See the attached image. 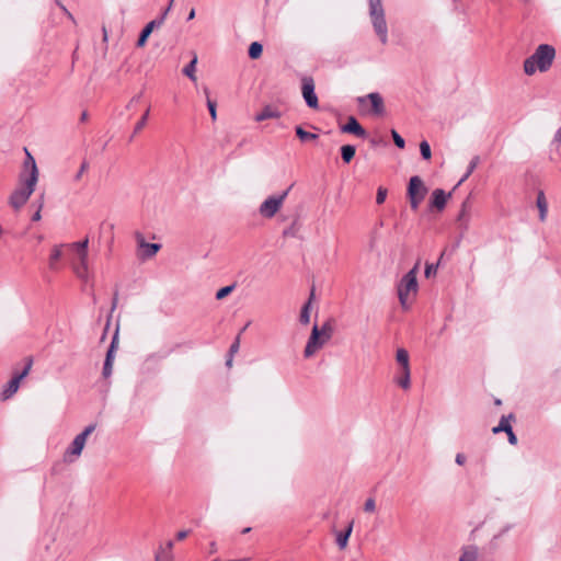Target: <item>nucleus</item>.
Listing matches in <instances>:
<instances>
[{"label": "nucleus", "instance_id": "1", "mask_svg": "<svg viewBox=\"0 0 561 561\" xmlns=\"http://www.w3.org/2000/svg\"><path fill=\"white\" fill-rule=\"evenodd\" d=\"M27 156L30 161L25 162V169L30 168V174L26 178H22V187L15 190L10 196V205L15 209L21 208L27 202L35 190L38 179L36 163L30 153Z\"/></svg>", "mask_w": 561, "mask_h": 561}, {"label": "nucleus", "instance_id": "2", "mask_svg": "<svg viewBox=\"0 0 561 561\" xmlns=\"http://www.w3.org/2000/svg\"><path fill=\"white\" fill-rule=\"evenodd\" d=\"M556 57V50L551 45L541 44L535 53L524 61V71L526 75L531 76L537 70L547 71Z\"/></svg>", "mask_w": 561, "mask_h": 561}, {"label": "nucleus", "instance_id": "3", "mask_svg": "<svg viewBox=\"0 0 561 561\" xmlns=\"http://www.w3.org/2000/svg\"><path fill=\"white\" fill-rule=\"evenodd\" d=\"M332 333L333 328L329 321L321 327L314 324L304 351L305 357L309 358L321 350L331 340Z\"/></svg>", "mask_w": 561, "mask_h": 561}, {"label": "nucleus", "instance_id": "4", "mask_svg": "<svg viewBox=\"0 0 561 561\" xmlns=\"http://www.w3.org/2000/svg\"><path fill=\"white\" fill-rule=\"evenodd\" d=\"M417 271L419 263L414 265L400 280L398 284V297L402 308L408 309L410 307V297L415 296L419 289L417 284Z\"/></svg>", "mask_w": 561, "mask_h": 561}, {"label": "nucleus", "instance_id": "5", "mask_svg": "<svg viewBox=\"0 0 561 561\" xmlns=\"http://www.w3.org/2000/svg\"><path fill=\"white\" fill-rule=\"evenodd\" d=\"M369 16L376 35L380 43H388V26L381 0H369Z\"/></svg>", "mask_w": 561, "mask_h": 561}, {"label": "nucleus", "instance_id": "6", "mask_svg": "<svg viewBox=\"0 0 561 561\" xmlns=\"http://www.w3.org/2000/svg\"><path fill=\"white\" fill-rule=\"evenodd\" d=\"M88 245L89 239L85 238L79 242H72L68 247L76 254V262L73 263V270L78 277L82 279H88L90 271H89V257H88Z\"/></svg>", "mask_w": 561, "mask_h": 561}, {"label": "nucleus", "instance_id": "7", "mask_svg": "<svg viewBox=\"0 0 561 561\" xmlns=\"http://www.w3.org/2000/svg\"><path fill=\"white\" fill-rule=\"evenodd\" d=\"M94 430L95 425H89L73 438L72 443L69 445V447L66 449L64 454L65 462L71 463L81 456L87 439L93 433Z\"/></svg>", "mask_w": 561, "mask_h": 561}, {"label": "nucleus", "instance_id": "8", "mask_svg": "<svg viewBox=\"0 0 561 561\" xmlns=\"http://www.w3.org/2000/svg\"><path fill=\"white\" fill-rule=\"evenodd\" d=\"M291 186L277 195L268 196L259 207V214L266 219L273 218L283 207Z\"/></svg>", "mask_w": 561, "mask_h": 561}, {"label": "nucleus", "instance_id": "9", "mask_svg": "<svg viewBox=\"0 0 561 561\" xmlns=\"http://www.w3.org/2000/svg\"><path fill=\"white\" fill-rule=\"evenodd\" d=\"M427 190L424 186L423 181L419 176H412L408 186V196L410 201L411 208L416 210L424 199Z\"/></svg>", "mask_w": 561, "mask_h": 561}, {"label": "nucleus", "instance_id": "10", "mask_svg": "<svg viewBox=\"0 0 561 561\" xmlns=\"http://www.w3.org/2000/svg\"><path fill=\"white\" fill-rule=\"evenodd\" d=\"M31 366L32 362L30 360L24 369L21 373L14 375L13 378L3 387L1 392L2 400L11 398L19 390L20 383L28 375Z\"/></svg>", "mask_w": 561, "mask_h": 561}, {"label": "nucleus", "instance_id": "11", "mask_svg": "<svg viewBox=\"0 0 561 561\" xmlns=\"http://www.w3.org/2000/svg\"><path fill=\"white\" fill-rule=\"evenodd\" d=\"M301 92L306 104L310 108H318L319 102L318 96L314 92V81L310 77H305L301 80Z\"/></svg>", "mask_w": 561, "mask_h": 561}, {"label": "nucleus", "instance_id": "12", "mask_svg": "<svg viewBox=\"0 0 561 561\" xmlns=\"http://www.w3.org/2000/svg\"><path fill=\"white\" fill-rule=\"evenodd\" d=\"M172 2H173V0H171V2H170V4H169V7L164 10V12L162 13V15H161L159 19H157V20H153V21L149 22V23L144 27V30L141 31L140 36H139V38H138V41H137V46H138V47H142V46L146 44L147 38H148V37H149V35L152 33V31H153V28H154V27H159V26H161V25H162V23H163V21H164L165 16H167V14H168V12H169V11H170V9H171Z\"/></svg>", "mask_w": 561, "mask_h": 561}, {"label": "nucleus", "instance_id": "13", "mask_svg": "<svg viewBox=\"0 0 561 561\" xmlns=\"http://www.w3.org/2000/svg\"><path fill=\"white\" fill-rule=\"evenodd\" d=\"M116 346H117V332L113 336L110 348L106 353V357H105V362H104V366H103V373H102L104 378H108L112 375L113 362H114V351H115Z\"/></svg>", "mask_w": 561, "mask_h": 561}, {"label": "nucleus", "instance_id": "14", "mask_svg": "<svg viewBox=\"0 0 561 561\" xmlns=\"http://www.w3.org/2000/svg\"><path fill=\"white\" fill-rule=\"evenodd\" d=\"M137 242L141 250V257L142 259H149L157 254V252L160 250L161 245L158 243H148L145 241L144 237L141 234L137 236Z\"/></svg>", "mask_w": 561, "mask_h": 561}, {"label": "nucleus", "instance_id": "15", "mask_svg": "<svg viewBox=\"0 0 561 561\" xmlns=\"http://www.w3.org/2000/svg\"><path fill=\"white\" fill-rule=\"evenodd\" d=\"M481 553L480 549L476 545H466L460 549V556L458 561H480Z\"/></svg>", "mask_w": 561, "mask_h": 561}, {"label": "nucleus", "instance_id": "16", "mask_svg": "<svg viewBox=\"0 0 561 561\" xmlns=\"http://www.w3.org/2000/svg\"><path fill=\"white\" fill-rule=\"evenodd\" d=\"M341 130L343 133L353 134L357 137L365 138L366 130L362 127V125L357 122L354 116L348 117L347 123L342 126Z\"/></svg>", "mask_w": 561, "mask_h": 561}, {"label": "nucleus", "instance_id": "17", "mask_svg": "<svg viewBox=\"0 0 561 561\" xmlns=\"http://www.w3.org/2000/svg\"><path fill=\"white\" fill-rule=\"evenodd\" d=\"M366 100L370 102L371 107L376 114H381L383 112V100L379 93L371 92L366 96H359L357 99L358 103L360 104L364 103Z\"/></svg>", "mask_w": 561, "mask_h": 561}, {"label": "nucleus", "instance_id": "18", "mask_svg": "<svg viewBox=\"0 0 561 561\" xmlns=\"http://www.w3.org/2000/svg\"><path fill=\"white\" fill-rule=\"evenodd\" d=\"M353 526L354 520H351L344 530H334L335 542L340 550H344L347 547Z\"/></svg>", "mask_w": 561, "mask_h": 561}, {"label": "nucleus", "instance_id": "19", "mask_svg": "<svg viewBox=\"0 0 561 561\" xmlns=\"http://www.w3.org/2000/svg\"><path fill=\"white\" fill-rule=\"evenodd\" d=\"M282 116V113L278 108L272 105H266L263 107V110L257 113L254 117L256 122H263L265 119L270 118H279Z\"/></svg>", "mask_w": 561, "mask_h": 561}, {"label": "nucleus", "instance_id": "20", "mask_svg": "<svg viewBox=\"0 0 561 561\" xmlns=\"http://www.w3.org/2000/svg\"><path fill=\"white\" fill-rule=\"evenodd\" d=\"M394 382L404 390L411 387V369L400 368L398 375L394 378Z\"/></svg>", "mask_w": 561, "mask_h": 561}, {"label": "nucleus", "instance_id": "21", "mask_svg": "<svg viewBox=\"0 0 561 561\" xmlns=\"http://www.w3.org/2000/svg\"><path fill=\"white\" fill-rule=\"evenodd\" d=\"M449 196L450 194L446 195V193L443 190L436 188L432 193V206L442 210L445 207L447 198Z\"/></svg>", "mask_w": 561, "mask_h": 561}, {"label": "nucleus", "instance_id": "22", "mask_svg": "<svg viewBox=\"0 0 561 561\" xmlns=\"http://www.w3.org/2000/svg\"><path fill=\"white\" fill-rule=\"evenodd\" d=\"M314 299V288L311 289L309 300L302 306L300 311L299 321L301 324H308L310 322V311L312 300Z\"/></svg>", "mask_w": 561, "mask_h": 561}, {"label": "nucleus", "instance_id": "23", "mask_svg": "<svg viewBox=\"0 0 561 561\" xmlns=\"http://www.w3.org/2000/svg\"><path fill=\"white\" fill-rule=\"evenodd\" d=\"M536 204L539 210V219L543 222L547 219L548 214V203L543 192L538 193Z\"/></svg>", "mask_w": 561, "mask_h": 561}, {"label": "nucleus", "instance_id": "24", "mask_svg": "<svg viewBox=\"0 0 561 561\" xmlns=\"http://www.w3.org/2000/svg\"><path fill=\"white\" fill-rule=\"evenodd\" d=\"M62 248H64V245L60 244V245H55L51 249V252H50V255H49V262H48L50 270H57L58 268V261L62 256Z\"/></svg>", "mask_w": 561, "mask_h": 561}, {"label": "nucleus", "instance_id": "25", "mask_svg": "<svg viewBox=\"0 0 561 561\" xmlns=\"http://www.w3.org/2000/svg\"><path fill=\"white\" fill-rule=\"evenodd\" d=\"M396 359L400 365V368H410V357L407 350L398 348L396 353Z\"/></svg>", "mask_w": 561, "mask_h": 561}, {"label": "nucleus", "instance_id": "26", "mask_svg": "<svg viewBox=\"0 0 561 561\" xmlns=\"http://www.w3.org/2000/svg\"><path fill=\"white\" fill-rule=\"evenodd\" d=\"M196 64H197V56L194 55L193 59L190 61L188 65H186L184 68H183V73L188 77L193 82H195L197 80L196 78Z\"/></svg>", "mask_w": 561, "mask_h": 561}, {"label": "nucleus", "instance_id": "27", "mask_svg": "<svg viewBox=\"0 0 561 561\" xmlns=\"http://www.w3.org/2000/svg\"><path fill=\"white\" fill-rule=\"evenodd\" d=\"M355 147L352 146V145H344L342 146L341 148V154H342V159L345 163H348L351 162V160L354 158L355 156Z\"/></svg>", "mask_w": 561, "mask_h": 561}, {"label": "nucleus", "instance_id": "28", "mask_svg": "<svg viewBox=\"0 0 561 561\" xmlns=\"http://www.w3.org/2000/svg\"><path fill=\"white\" fill-rule=\"evenodd\" d=\"M480 162V158L478 156L473 157L468 165V169H467V172L465 173V175L460 179V181L458 182L457 186L461 185L470 175L471 173L476 170V168L478 167Z\"/></svg>", "mask_w": 561, "mask_h": 561}, {"label": "nucleus", "instance_id": "29", "mask_svg": "<svg viewBox=\"0 0 561 561\" xmlns=\"http://www.w3.org/2000/svg\"><path fill=\"white\" fill-rule=\"evenodd\" d=\"M296 135L301 141L314 140L318 138L317 134L306 131L301 126L295 128Z\"/></svg>", "mask_w": 561, "mask_h": 561}, {"label": "nucleus", "instance_id": "30", "mask_svg": "<svg viewBox=\"0 0 561 561\" xmlns=\"http://www.w3.org/2000/svg\"><path fill=\"white\" fill-rule=\"evenodd\" d=\"M263 51V46L259 42H253L249 47V56L252 59H257Z\"/></svg>", "mask_w": 561, "mask_h": 561}, {"label": "nucleus", "instance_id": "31", "mask_svg": "<svg viewBox=\"0 0 561 561\" xmlns=\"http://www.w3.org/2000/svg\"><path fill=\"white\" fill-rule=\"evenodd\" d=\"M172 550H173V542L170 540L164 546L161 545L154 554L173 557Z\"/></svg>", "mask_w": 561, "mask_h": 561}, {"label": "nucleus", "instance_id": "32", "mask_svg": "<svg viewBox=\"0 0 561 561\" xmlns=\"http://www.w3.org/2000/svg\"><path fill=\"white\" fill-rule=\"evenodd\" d=\"M458 221L461 222V226L467 229L469 226V216L467 214V203H463L461 206L460 214L458 216Z\"/></svg>", "mask_w": 561, "mask_h": 561}, {"label": "nucleus", "instance_id": "33", "mask_svg": "<svg viewBox=\"0 0 561 561\" xmlns=\"http://www.w3.org/2000/svg\"><path fill=\"white\" fill-rule=\"evenodd\" d=\"M511 427L512 426H511L508 420L505 416H503L501 419L499 425L493 428V433L496 434V433H500V432H507V431H510Z\"/></svg>", "mask_w": 561, "mask_h": 561}, {"label": "nucleus", "instance_id": "34", "mask_svg": "<svg viewBox=\"0 0 561 561\" xmlns=\"http://www.w3.org/2000/svg\"><path fill=\"white\" fill-rule=\"evenodd\" d=\"M205 93L207 95V107H208L209 114L211 116V119L216 121V118H217V111H216L217 105H216V102L208 98V93L209 92H208L207 89H205Z\"/></svg>", "mask_w": 561, "mask_h": 561}, {"label": "nucleus", "instance_id": "35", "mask_svg": "<svg viewBox=\"0 0 561 561\" xmlns=\"http://www.w3.org/2000/svg\"><path fill=\"white\" fill-rule=\"evenodd\" d=\"M420 151L423 159L428 160L432 157L430 144L426 140H423L420 144Z\"/></svg>", "mask_w": 561, "mask_h": 561}, {"label": "nucleus", "instance_id": "36", "mask_svg": "<svg viewBox=\"0 0 561 561\" xmlns=\"http://www.w3.org/2000/svg\"><path fill=\"white\" fill-rule=\"evenodd\" d=\"M234 289V285H229V286H225L222 288H220L217 293H216V298L218 300L220 299H224L226 296H228L232 290Z\"/></svg>", "mask_w": 561, "mask_h": 561}, {"label": "nucleus", "instance_id": "37", "mask_svg": "<svg viewBox=\"0 0 561 561\" xmlns=\"http://www.w3.org/2000/svg\"><path fill=\"white\" fill-rule=\"evenodd\" d=\"M387 188L382 187V186H379L378 190H377V195H376V203L378 205H381L385 203L386 198H387Z\"/></svg>", "mask_w": 561, "mask_h": 561}, {"label": "nucleus", "instance_id": "38", "mask_svg": "<svg viewBox=\"0 0 561 561\" xmlns=\"http://www.w3.org/2000/svg\"><path fill=\"white\" fill-rule=\"evenodd\" d=\"M148 116H149V108H147V111L145 112V114L142 115L140 121L136 124L135 130H134L135 134L140 131L146 126Z\"/></svg>", "mask_w": 561, "mask_h": 561}, {"label": "nucleus", "instance_id": "39", "mask_svg": "<svg viewBox=\"0 0 561 561\" xmlns=\"http://www.w3.org/2000/svg\"><path fill=\"white\" fill-rule=\"evenodd\" d=\"M89 169V163L87 161H83L80 165V169L78 170V172L75 174L73 176V181L75 182H79L82 178V175L84 174V172H87V170Z\"/></svg>", "mask_w": 561, "mask_h": 561}, {"label": "nucleus", "instance_id": "40", "mask_svg": "<svg viewBox=\"0 0 561 561\" xmlns=\"http://www.w3.org/2000/svg\"><path fill=\"white\" fill-rule=\"evenodd\" d=\"M391 136L393 138L396 146L400 149H403L405 146L404 139L396 130L391 131Z\"/></svg>", "mask_w": 561, "mask_h": 561}, {"label": "nucleus", "instance_id": "41", "mask_svg": "<svg viewBox=\"0 0 561 561\" xmlns=\"http://www.w3.org/2000/svg\"><path fill=\"white\" fill-rule=\"evenodd\" d=\"M437 268H438V263L437 264H433V263L426 264L425 277L430 278L431 276L435 275L437 273Z\"/></svg>", "mask_w": 561, "mask_h": 561}, {"label": "nucleus", "instance_id": "42", "mask_svg": "<svg viewBox=\"0 0 561 561\" xmlns=\"http://www.w3.org/2000/svg\"><path fill=\"white\" fill-rule=\"evenodd\" d=\"M365 512L373 513L376 510V503L374 499H367L364 504Z\"/></svg>", "mask_w": 561, "mask_h": 561}, {"label": "nucleus", "instance_id": "43", "mask_svg": "<svg viewBox=\"0 0 561 561\" xmlns=\"http://www.w3.org/2000/svg\"><path fill=\"white\" fill-rule=\"evenodd\" d=\"M240 347V334L236 337L234 342L231 344L229 353L231 356H233L236 353H238Z\"/></svg>", "mask_w": 561, "mask_h": 561}, {"label": "nucleus", "instance_id": "44", "mask_svg": "<svg viewBox=\"0 0 561 561\" xmlns=\"http://www.w3.org/2000/svg\"><path fill=\"white\" fill-rule=\"evenodd\" d=\"M57 5L60 8V10L68 16L69 20L75 22L73 15L67 10V8L59 1H57Z\"/></svg>", "mask_w": 561, "mask_h": 561}, {"label": "nucleus", "instance_id": "45", "mask_svg": "<svg viewBox=\"0 0 561 561\" xmlns=\"http://www.w3.org/2000/svg\"><path fill=\"white\" fill-rule=\"evenodd\" d=\"M466 460H467L466 456H465L463 454H461V453H458V454L456 455V457H455V461H456V463H457V465H459V466L465 465Z\"/></svg>", "mask_w": 561, "mask_h": 561}, {"label": "nucleus", "instance_id": "46", "mask_svg": "<svg viewBox=\"0 0 561 561\" xmlns=\"http://www.w3.org/2000/svg\"><path fill=\"white\" fill-rule=\"evenodd\" d=\"M154 561H174V557L154 554Z\"/></svg>", "mask_w": 561, "mask_h": 561}, {"label": "nucleus", "instance_id": "47", "mask_svg": "<svg viewBox=\"0 0 561 561\" xmlns=\"http://www.w3.org/2000/svg\"><path fill=\"white\" fill-rule=\"evenodd\" d=\"M506 433H507V435H508V442H510L511 444H513V445H514V444H516L517 438H516V436H515V434H514V432H513L512 427H511V428H510V431H507Z\"/></svg>", "mask_w": 561, "mask_h": 561}, {"label": "nucleus", "instance_id": "48", "mask_svg": "<svg viewBox=\"0 0 561 561\" xmlns=\"http://www.w3.org/2000/svg\"><path fill=\"white\" fill-rule=\"evenodd\" d=\"M188 530H180L178 534H176V539L178 540H183L185 539L187 536H188Z\"/></svg>", "mask_w": 561, "mask_h": 561}, {"label": "nucleus", "instance_id": "49", "mask_svg": "<svg viewBox=\"0 0 561 561\" xmlns=\"http://www.w3.org/2000/svg\"><path fill=\"white\" fill-rule=\"evenodd\" d=\"M41 208L42 206H39V208L35 211V214L32 216V220L34 221H38L41 220L42 216H41Z\"/></svg>", "mask_w": 561, "mask_h": 561}, {"label": "nucleus", "instance_id": "50", "mask_svg": "<svg viewBox=\"0 0 561 561\" xmlns=\"http://www.w3.org/2000/svg\"><path fill=\"white\" fill-rule=\"evenodd\" d=\"M209 552L210 553L217 552V545H216V542H214V541L210 542V545H209Z\"/></svg>", "mask_w": 561, "mask_h": 561}, {"label": "nucleus", "instance_id": "51", "mask_svg": "<svg viewBox=\"0 0 561 561\" xmlns=\"http://www.w3.org/2000/svg\"><path fill=\"white\" fill-rule=\"evenodd\" d=\"M554 141L561 142V127L557 130L554 135Z\"/></svg>", "mask_w": 561, "mask_h": 561}, {"label": "nucleus", "instance_id": "52", "mask_svg": "<svg viewBox=\"0 0 561 561\" xmlns=\"http://www.w3.org/2000/svg\"><path fill=\"white\" fill-rule=\"evenodd\" d=\"M195 18V9H192L187 15V20L191 21Z\"/></svg>", "mask_w": 561, "mask_h": 561}, {"label": "nucleus", "instance_id": "53", "mask_svg": "<svg viewBox=\"0 0 561 561\" xmlns=\"http://www.w3.org/2000/svg\"><path fill=\"white\" fill-rule=\"evenodd\" d=\"M88 118V113L87 112H83L81 114V121L84 122L85 119Z\"/></svg>", "mask_w": 561, "mask_h": 561}, {"label": "nucleus", "instance_id": "54", "mask_svg": "<svg viewBox=\"0 0 561 561\" xmlns=\"http://www.w3.org/2000/svg\"><path fill=\"white\" fill-rule=\"evenodd\" d=\"M226 364H227V366H228V367H231V365H232V356H231V355H230V357L227 359V363H226Z\"/></svg>", "mask_w": 561, "mask_h": 561}, {"label": "nucleus", "instance_id": "55", "mask_svg": "<svg viewBox=\"0 0 561 561\" xmlns=\"http://www.w3.org/2000/svg\"><path fill=\"white\" fill-rule=\"evenodd\" d=\"M250 325V322H248L244 327H242V330L239 334H241L242 332H244L247 330V328Z\"/></svg>", "mask_w": 561, "mask_h": 561}]
</instances>
